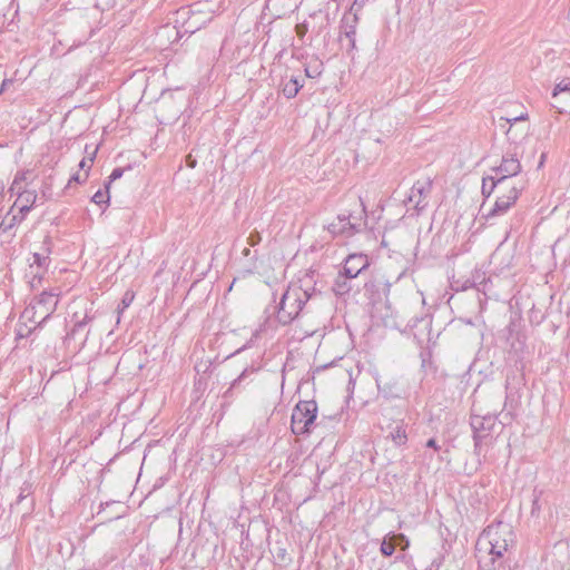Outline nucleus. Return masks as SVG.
I'll return each mask as SVG.
<instances>
[{
    "instance_id": "obj_32",
    "label": "nucleus",
    "mask_w": 570,
    "mask_h": 570,
    "mask_svg": "<svg viewBox=\"0 0 570 570\" xmlns=\"http://www.w3.org/2000/svg\"><path fill=\"white\" fill-rule=\"evenodd\" d=\"M31 205L28 204H20L19 206V213L17 215H23V219L26 218L27 214L31 210Z\"/></svg>"
},
{
    "instance_id": "obj_10",
    "label": "nucleus",
    "mask_w": 570,
    "mask_h": 570,
    "mask_svg": "<svg viewBox=\"0 0 570 570\" xmlns=\"http://www.w3.org/2000/svg\"><path fill=\"white\" fill-rule=\"evenodd\" d=\"M356 14H354L351 19L348 17H344L343 19L342 35L347 40V48L350 50H353L356 47Z\"/></svg>"
},
{
    "instance_id": "obj_3",
    "label": "nucleus",
    "mask_w": 570,
    "mask_h": 570,
    "mask_svg": "<svg viewBox=\"0 0 570 570\" xmlns=\"http://www.w3.org/2000/svg\"><path fill=\"white\" fill-rule=\"evenodd\" d=\"M362 210L358 215L341 214L331 224L327 225V230L333 237L341 236L348 238L362 229L365 224L366 212L365 206L361 203Z\"/></svg>"
},
{
    "instance_id": "obj_11",
    "label": "nucleus",
    "mask_w": 570,
    "mask_h": 570,
    "mask_svg": "<svg viewBox=\"0 0 570 570\" xmlns=\"http://www.w3.org/2000/svg\"><path fill=\"white\" fill-rule=\"evenodd\" d=\"M379 392L387 399L400 397L403 393L402 389L399 386L395 380L393 381H383L380 377L375 379Z\"/></svg>"
},
{
    "instance_id": "obj_16",
    "label": "nucleus",
    "mask_w": 570,
    "mask_h": 570,
    "mask_svg": "<svg viewBox=\"0 0 570 570\" xmlns=\"http://www.w3.org/2000/svg\"><path fill=\"white\" fill-rule=\"evenodd\" d=\"M351 279L352 278L350 277L343 276V273L341 272L333 284L334 293L341 296L350 293V291L352 289V286L350 284Z\"/></svg>"
},
{
    "instance_id": "obj_21",
    "label": "nucleus",
    "mask_w": 570,
    "mask_h": 570,
    "mask_svg": "<svg viewBox=\"0 0 570 570\" xmlns=\"http://www.w3.org/2000/svg\"><path fill=\"white\" fill-rule=\"evenodd\" d=\"M30 174L29 170L18 171L14 176V179L11 184L10 191H20L23 189L22 183H24L28 179V175Z\"/></svg>"
},
{
    "instance_id": "obj_23",
    "label": "nucleus",
    "mask_w": 570,
    "mask_h": 570,
    "mask_svg": "<svg viewBox=\"0 0 570 570\" xmlns=\"http://www.w3.org/2000/svg\"><path fill=\"white\" fill-rule=\"evenodd\" d=\"M109 189H106L105 188V191L104 190H98L95 193V195L91 197V202H94L95 204L101 206V205H106L109 203Z\"/></svg>"
},
{
    "instance_id": "obj_14",
    "label": "nucleus",
    "mask_w": 570,
    "mask_h": 570,
    "mask_svg": "<svg viewBox=\"0 0 570 570\" xmlns=\"http://www.w3.org/2000/svg\"><path fill=\"white\" fill-rule=\"evenodd\" d=\"M404 540H405L404 534H392V535H389L387 538H384L381 543V548H380L382 554L384 557H391L395 551V546L400 541H404Z\"/></svg>"
},
{
    "instance_id": "obj_19",
    "label": "nucleus",
    "mask_w": 570,
    "mask_h": 570,
    "mask_svg": "<svg viewBox=\"0 0 570 570\" xmlns=\"http://www.w3.org/2000/svg\"><path fill=\"white\" fill-rule=\"evenodd\" d=\"M502 185L503 184L501 181H497V179H490V175H488L482 179V195L488 198L492 195L498 186Z\"/></svg>"
},
{
    "instance_id": "obj_2",
    "label": "nucleus",
    "mask_w": 570,
    "mask_h": 570,
    "mask_svg": "<svg viewBox=\"0 0 570 570\" xmlns=\"http://www.w3.org/2000/svg\"><path fill=\"white\" fill-rule=\"evenodd\" d=\"M307 291L299 286H291L282 295L277 309V321L282 325L292 323L309 299Z\"/></svg>"
},
{
    "instance_id": "obj_20",
    "label": "nucleus",
    "mask_w": 570,
    "mask_h": 570,
    "mask_svg": "<svg viewBox=\"0 0 570 570\" xmlns=\"http://www.w3.org/2000/svg\"><path fill=\"white\" fill-rule=\"evenodd\" d=\"M57 302L58 301L56 298V295L52 294V293H49V292H42L40 294V297H39V301H38V303L40 305H43V306L47 307L48 312L55 311Z\"/></svg>"
},
{
    "instance_id": "obj_13",
    "label": "nucleus",
    "mask_w": 570,
    "mask_h": 570,
    "mask_svg": "<svg viewBox=\"0 0 570 570\" xmlns=\"http://www.w3.org/2000/svg\"><path fill=\"white\" fill-rule=\"evenodd\" d=\"M365 286L375 293H382L387 296L392 286V282H390L384 275H376Z\"/></svg>"
},
{
    "instance_id": "obj_31",
    "label": "nucleus",
    "mask_w": 570,
    "mask_h": 570,
    "mask_svg": "<svg viewBox=\"0 0 570 570\" xmlns=\"http://www.w3.org/2000/svg\"><path fill=\"white\" fill-rule=\"evenodd\" d=\"M87 178H88L87 173H83V174L77 173L71 176V178L69 179V184L73 183V181L75 183H83L87 180Z\"/></svg>"
},
{
    "instance_id": "obj_17",
    "label": "nucleus",
    "mask_w": 570,
    "mask_h": 570,
    "mask_svg": "<svg viewBox=\"0 0 570 570\" xmlns=\"http://www.w3.org/2000/svg\"><path fill=\"white\" fill-rule=\"evenodd\" d=\"M18 194V198L14 203V206H17L18 204H28V205H31V207L33 206V204L36 203V199H37V194L35 190H26V189H21L20 191H16Z\"/></svg>"
},
{
    "instance_id": "obj_24",
    "label": "nucleus",
    "mask_w": 570,
    "mask_h": 570,
    "mask_svg": "<svg viewBox=\"0 0 570 570\" xmlns=\"http://www.w3.org/2000/svg\"><path fill=\"white\" fill-rule=\"evenodd\" d=\"M561 92L570 94V78H564L559 83L556 85L552 91V97L556 98Z\"/></svg>"
},
{
    "instance_id": "obj_22",
    "label": "nucleus",
    "mask_w": 570,
    "mask_h": 570,
    "mask_svg": "<svg viewBox=\"0 0 570 570\" xmlns=\"http://www.w3.org/2000/svg\"><path fill=\"white\" fill-rule=\"evenodd\" d=\"M23 220V215H17L14 214L9 222L3 220L0 225V228L3 233L9 232L17 224H20Z\"/></svg>"
},
{
    "instance_id": "obj_1",
    "label": "nucleus",
    "mask_w": 570,
    "mask_h": 570,
    "mask_svg": "<svg viewBox=\"0 0 570 570\" xmlns=\"http://www.w3.org/2000/svg\"><path fill=\"white\" fill-rule=\"evenodd\" d=\"M513 538L511 525L498 522L483 530L479 538V544L485 546L492 557L501 558L512 544Z\"/></svg>"
},
{
    "instance_id": "obj_27",
    "label": "nucleus",
    "mask_w": 570,
    "mask_h": 570,
    "mask_svg": "<svg viewBox=\"0 0 570 570\" xmlns=\"http://www.w3.org/2000/svg\"><path fill=\"white\" fill-rule=\"evenodd\" d=\"M124 175V168L117 167L115 168L110 176L108 177V180L105 183V188L109 189L112 181L121 178Z\"/></svg>"
},
{
    "instance_id": "obj_35",
    "label": "nucleus",
    "mask_w": 570,
    "mask_h": 570,
    "mask_svg": "<svg viewBox=\"0 0 570 570\" xmlns=\"http://www.w3.org/2000/svg\"><path fill=\"white\" fill-rule=\"evenodd\" d=\"M527 119V115H521V116H518V117H514L513 119H505V121L508 124H513V122H517V121H520V120H525Z\"/></svg>"
},
{
    "instance_id": "obj_30",
    "label": "nucleus",
    "mask_w": 570,
    "mask_h": 570,
    "mask_svg": "<svg viewBox=\"0 0 570 570\" xmlns=\"http://www.w3.org/2000/svg\"><path fill=\"white\" fill-rule=\"evenodd\" d=\"M134 299V295H129V293H126L122 301H121V308L118 307V314L122 313L125 308H127Z\"/></svg>"
},
{
    "instance_id": "obj_4",
    "label": "nucleus",
    "mask_w": 570,
    "mask_h": 570,
    "mask_svg": "<svg viewBox=\"0 0 570 570\" xmlns=\"http://www.w3.org/2000/svg\"><path fill=\"white\" fill-rule=\"evenodd\" d=\"M316 415L317 404L315 401H299L292 413V432L296 435L308 433Z\"/></svg>"
},
{
    "instance_id": "obj_18",
    "label": "nucleus",
    "mask_w": 570,
    "mask_h": 570,
    "mask_svg": "<svg viewBox=\"0 0 570 570\" xmlns=\"http://www.w3.org/2000/svg\"><path fill=\"white\" fill-rule=\"evenodd\" d=\"M323 69V62L314 59L305 67V75L308 78H317L322 75Z\"/></svg>"
},
{
    "instance_id": "obj_33",
    "label": "nucleus",
    "mask_w": 570,
    "mask_h": 570,
    "mask_svg": "<svg viewBox=\"0 0 570 570\" xmlns=\"http://www.w3.org/2000/svg\"><path fill=\"white\" fill-rule=\"evenodd\" d=\"M88 321H89V317L86 315L82 321H79L75 324L72 332L75 333V332L79 331L80 328H82L87 324Z\"/></svg>"
},
{
    "instance_id": "obj_34",
    "label": "nucleus",
    "mask_w": 570,
    "mask_h": 570,
    "mask_svg": "<svg viewBox=\"0 0 570 570\" xmlns=\"http://www.w3.org/2000/svg\"><path fill=\"white\" fill-rule=\"evenodd\" d=\"M425 445H426V448H431V449H433L435 451H438L440 449V446L438 445L435 439L428 440Z\"/></svg>"
},
{
    "instance_id": "obj_29",
    "label": "nucleus",
    "mask_w": 570,
    "mask_h": 570,
    "mask_svg": "<svg viewBox=\"0 0 570 570\" xmlns=\"http://www.w3.org/2000/svg\"><path fill=\"white\" fill-rule=\"evenodd\" d=\"M262 240L261 234L258 232H253L249 234L247 238V244L250 246H256Z\"/></svg>"
},
{
    "instance_id": "obj_36",
    "label": "nucleus",
    "mask_w": 570,
    "mask_h": 570,
    "mask_svg": "<svg viewBox=\"0 0 570 570\" xmlns=\"http://www.w3.org/2000/svg\"><path fill=\"white\" fill-rule=\"evenodd\" d=\"M9 83H12V80H10V79H4V80L2 81V85H1V87H0V88H1L2 90H4V89H6V87H7V85H9Z\"/></svg>"
},
{
    "instance_id": "obj_12",
    "label": "nucleus",
    "mask_w": 570,
    "mask_h": 570,
    "mask_svg": "<svg viewBox=\"0 0 570 570\" xmlns=\"http://www.w3.org/2000/svg\"><path fill=\"white\" fill-rule=\"evenodd\" d=\"M302 88L303 82L298 77L291 76L289 78L285 77L282 80V91L288 99L294 98Z\"/></svg>"
},
{
    "instance_id": "obj_9",
    "label": "nucleus",
    "mask_w": 570,
    "mask_h": 570,
    "mask_svg": "<svg viewBox=\"0 0 570 570\" xmlns=\"http://www.w3.org/2000/svg\"><path fill=\"white\" fill-rule=\"evenodd\" d=\"M370 265L368 257L365 254H350L344 262L343 276L356 278Z\"/></svg>"
},
{
    "instance_id": "obj_26",
    "label": "nucleus",
    "mask_w": 570,
    "mask_h": 570,
    "mask_svg": "<svg viewBox=\"0 0 570 570\" xmlns=\"http://www.w3.org/2000/svg\"><path fill=\"white\" fill-rule=\"evenodd\" d=\"M248 370H244L242 374L233 381L228 390L225 392L226 397H230L233 395V391L240 384V382L246 377Z\"/></svg>"
},
{
    "instance_id": "obj_38",
    "label": "nucleus",
    "mask_w": 570,
    "mask_h": 570,
    "mask_svg": "<svg viewBox=\"0 0 570 570\" xmlns=\"http://www.w3.org/2000/svg\"><path fill=\"white\" fill-rule=\"evenodd\" d=\"M366 0H355L354 6L362 7L365 3Z\"/></svg>"
},
{
    "instance_id": "obj_37",
    "label": "nucleus",
    "mask_w": 570,
    "mask_h": 570,
    "mask_svg": "<svg viewBox=\"0 0 570 570\" xmlns=\"http://www.w3.org/2000/svg\"><path fill=\"white\" fill-rule=\"evenodd\" d=\"M40 281H41V276H37V275H35V276H33V279H32V282H31V286L33 287V286H35V284H37V282H38V283H40Z\"/></svg>"
},
{
    "instance_id": "obj_39",
    "label": "nucleus",
    "mask_w": 570,
    "mask_h": 570,
    "mask_svg": "<svg viewBox=\"0 0 570 570\" xmlns=\"http://www.w3.org/2000/svg\"><path fill=\"white\" fill-rule=\"evenodd\" d=\"M249 253H250V250H249L248 248H245V249H244V252H243V254H244L245 256H248V255H249Z\"/></svg>"
},
{
    "instance_id": "obj_28",
    "label": "nucleus",
    "mask_w": 570,
    "mask_h": 570,
    "mask_svg": "<svg viewBox=\"0 0 570 570\" xmlns=\"http://www.w3.org/2000/svg\"><path fill=\"white\" fill-rule=\"evenodd\" d=\"M49 257L40 255L38 253L33 254V264L38 267H46L48 265Z\"/></svg>"
},
{
    "instance_id": "obj_25",
    "label": "nucleus",
    "mask_w": 570,
    "mask_h": 570,
    "mask_svg": "<svg viewBox=\"0 0 570 570\" xmlns=\"http://www.w3.org/2000/svg\"><path fill=\"white\" fill-rule=\"evenodd\" d=\"M96 150L97 149H95L89 157L82 158L81 161L79 163V168L81 170H83L85 173H87L88 175H89V170L95 160Z\"/></svg>"
},
{
    "instance_id": "obj_8",
    "label": "nucleus",
    "mask_w": 570,
    "mask_h": 570,
    "mask_svg": "<svg viewBox=\"0 0 570 570\" xmlns=\"http://www.w3.org/2000/svg\"><path fill=\"white\" fill-rule=\"evenodd\" d=\"M520 195V189L517 186H509L508 193L499 196L493 207L484 214L485 218H490L504 215L511 206L517 202Z\"/></svg>"
},
{
    "instance_id": "obj_7",
    "label": "nucleus",
    "mask_w": 570,
    "mask_h": 570,
    "mask_svg": "<svg viewBox=\"0 0 570 570\" xmlns=\"http://www.w3.org/2000/svg\"><path fill=\"white\" fill-rule=\"evenodd\" d=\"M432 191V180L430 178L416 180L410 189L406 198L409 204H413L417 213L428 206V198Z\"/></svg>"
},
{
    "instance_id": "obj_6",
    "label": "nucleus",
    "mask_w": 570,
    "mask_h": 570,
    "mask_svg": "<svg viewBox=\"0 0 570 570\" xmlns=\"http://www.w3.org/2000/svg\"><path fill=\"white\" fill-rule=\"evenodd\" d=\"M521 171V164L515 153L507 151L502 156L501 164L491 168L490 179H497L504 184L508 178L517 176Z\"/></svg>"
},
{
    "instance_id": "obj_40",
    "label": "nucleus",
    "mask_w": 570,
    "mask_h": 570,
    "mask_svg": "<svg viewBox=\"0 0 570 570\" xmlns=\"http://www.w3.org/2000/svg\"><path fill=\"white\" fill-rule=\"evenodd\" d=\"M245 347H246V346L239 347V350H237V352H236V353H238V352L243 351Z\"/></svg>"
},
{
    "instance_id": "obj_15",
    "label": "nucleus",
    "mask_w": 570,
    "mask_h": 570,
    "mask_svg": "<svg viewBox=\"0 0 570 570\" xmlns=\"http://www.w3.org/2000/svg\"><path fill=\"white\" fill-rule=\"evenodd\" d=\"M393 443L397 446L404 445L407 442V434L403 422H399L390 432Z\"/></svg>"
},
{
    "instance_id": "obj_5",
    "label": "nucleus",
    "mask_w": 570,
    "mask_h": 570,
    "mask_svg": "<svg viewBox=\"0 0 570 570\" xmlns=\"http://www.w3.org/2000/svg\"><path fill=\"white\" fill-rule=\"evenodd\" d=\"M497 425V415L494 414L471 416V428L473 430L474 446L476 450L491 436Z\"/></svg>"
}]
</instances>
